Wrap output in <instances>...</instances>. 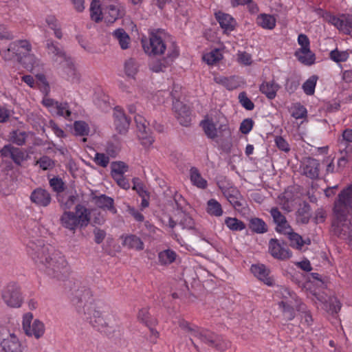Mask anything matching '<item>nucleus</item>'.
Wrapping results in <instances>:
<instances>
[{
  "label": "nucleus",
  "instance_id": "4c0bfd02",
  "mask_svg": "<svg viewBox=\"0 0 352 352\" xmlns=\"http://www.w3.org/2000/svg\"><path fill=\"white\" fill-rule=\"evenodd\" d=\"M257 23L264 29L272 30L276 26V19L270 14H261L257 16Z\"/></svg>",
  "mask_w": 352,
  "mask_h": 352
},
{
  "label": "nucleus",
  "instance_id": "2f4dec72",
  "mask_svg": "<svg viewBox=\"0 0 352 352\" xmlns=\"http://www.w3.org/2000/svg\"><path fill=\"white\" fill-rule=\"evenodd\" d=\"M122 245L129 248L134 249L138 251L142 250L144 249V243L141 239L135 235L129 234L122 236Z\"/></svg>",
  "mask_w": 352,
  "mask_h": 352
},
{
  "label": "nucleus",
  "instance_id": "8fccbe9b",
  "mask_svg": "<svg viewBox=\"0 0 352 352\" xmlns=\"http://www.w3.org/2000/svg\"><path fill=\"white\" fill-rule=\"evenodd\" d=\"M225 223L232 231H241L245 228V223L236 218L227 217Z\"/></svg>",
  "mask_w": 352,
  "mask_h": 352
},
{
  "label": "nucleus",
  "instance_id": "79ce46f5",
  "mask_svg": "<svg viewBox=\"0 0 352 352\" xmlns=\"http://www.w3.org/2000/svg\"><path fill=\"white\" fill-rule=\"evenodd\" d=\"M310 206L304 204L301 206L296 212V221L298 223L306 224L309 222L310 219Z\"/></svg>",
  "mask_w": 352,
  "mask_h": 352
},
{
  "label": "nucleus",
  "instance_id": "c03bdc74",
  "mask_svg": "<svg viewBox=\"0 0 352 352\" xmlns=\"http://www.w3.org/2000/svg\"><path fill=\"white\" fill-rule=\"evenodd\" d=\"M124 73L129 77L134 78L139 70V65L136 60L129 58L124 63Z\"/></svg>",
  "mask_w": 352,
  "mask_h": 352
},
{
  "label": "nucleus",
  "instance_id": "393cba45",
  "mask_svg": "<svg viewBox=\"0 0 352 352\" xmlns=\"http://www.w3.org/2000/svg\"><path fill=\"white\" fill-rule=\"evenodd\" d=\"M0 352H22L20 341L14 334L1 340L0 338Z\"/></svg>",
  "mask_w": 352,
  "mask_h": 352
},
{
  "label": "nucleus",
  "instance_id": "cd10ccee",
  "mask_svg": "<svg viewBox=\"0 0 352 352\" xmlns=\"http://www.w3.org/2000/svg\"><path fill=\"white\" fill-rule=\"evenodd\" d=\"M215 16L224 32L228 33L234 29L236 21L231 15L219 12L215 14Z\"/></svg>",
  "mask_w": 352,
  "mask_h": 352
},
{
  "label": "nucleus",
  "instance_id": "4be33fe9",
  "mask_svg": "<svg viewBox=\"0 0 352 352\" xmlns=\"http://www.w3.org/2000/svg\"><path fill=\"white\" fill-rule=\"evenodd\" d=\"M319 165L318 160L307 157L302 162L300 168L303 175L311 179H315L319 175Z\"/></svg>",
  "mask_w": 352,
  "mask_h": 352
},
{
  "label": "nucleus",
  "instance_id": "49530a36",
  "mask_svg": "<svg viewBox=\"0 0 352 352\" xmlns=\"http://www.w3.org/2000/svg\"><path fill=\"white\" fill-rule=\"evenodd\" d=\"M206 210L209 214L215 217H221L223 214L221 204L214 199H211L208 201Z\"/></svg>",
  "mask_w": 352,
  "mask_h": 352
},
{
  "label": "nucleus",
  "instance_id": "72a5a7b5",
  "mask_svg": "<svg viewBox=\"0 0 352 352\" xmlns=\"http://www.w3.org/2000/svg\"><path fill=\"white\" fill-rule=\"evenodd\" d=\"M285 235L288 236L290 245L297 250H301L305 244L309 245L311 243L309 239L304 240L300 235L293 232L292 228H291L290 232L286 233Z\"/></svg>",
  "mask_w": 352,
  "mask_h": 352
},
{
  "label": "nucleus",
  "instance_id": "7c9ffc66",
  "mask_svg": "<svg viewBox=\"0 0 352 352\" xmlns=\"http://www.w3.org/2000/svg\"><path fill=\"white\" fill-rule=\"evenodd\" d=\"M113 39L122 50H127L131 46V38L122 28H118L112 32Z\"/></svg>",
  "mask_w": 352,
  "mask_h": 352
},
{
  "label": "nucleus",
  "instance_id": "bf43d9fd",
  "mask_svg": "<svg viewBox=\"0 0 352 352\" xmlns=\"http://www.w3.org/2000/svg\"><path fill=\"white\" fill-rule=\"evenodd\" d=\"M94 161L97 165L105 168L109 164V157L105 153H96Z\"/></svg>",
  "mask_w": 352,
  "mask_h": 352
},
{
  "label": "nucleus",
  "instance_id": "0e129e2a",
  "mask_svg": "<svg viewBox=\"0 0 352 352\" xmlns=\"http://www.w3.org/2000/svg\"><path fill=\"white\" fill-rule=\"evenodd\" d=\"M214 80L215 82L225 86L228 89H234V86L231 84V80H232L231 78H228L227 77L222 76L214 75Z\"/></svg>",
  "mask_w": 352,
  "mask_h": 352
},
{
  "label": "nucleus",
  "instance_id": "13d9d810",
  "mask_svg": "<svg viewBox=\"0 0 352 352\" xmlns=\"http://www.w3.org/2000/svg\"><path fill=\"white\" fill-rule=\"evenodd\" d=\"M237 62L245 66L250 65L252 63V56L246 52L239 51L236 54Z\"/></svg>",
  "mask_w": 352,
  "mask_h": 352
},
{
  "label": "nucleus",
  "instance_id": "6e6d98bb",
  "mask_svg": "<svg viewBox=\"0 0 352 352\" xmlns=\"http://www.w3.org/2000/svg\"><path fill=\"white\" fill-rule=\"evenodd\" d=\"M52 113L56 114L65 118H69L71 115V111L69 109V105L67 102L58 103L56 106V109Z\"/></svg>",
  "mask_w": 352,
  "mask_h": 352
},
{
  "label": "nucleus",
  "instance_id": "c756f323",
  "mask_svg": "<svg viewBox=\"0 0 352 352\" xmlns=\"http://www.w3.org/2000/svg\"><path fill=\"white\" fill-rule=\"evenodd\" d=\"M280 87V86L272 80L270 81H263L259 86V90L268 99L272 100L276 96L277 91Z\"/></svg>",
  "mask_w": 352,
  "mask_h": 352
},
{
  "label": "nucleus",
  "instance_id": "f257e3e1",
  "mask_svg": "<svg viewBox=\"0 0 352 352\" xmlns=\"http://www.w3.org/2000/svg\"><path fill=\"white\" fill-rule=\"evenodd\" d=\"M332 230L337 235L349 234L352 249V185L340 192L335 203Z\"/></svg>",
  "mask_w": 352,
  "mask_h": 352
},
{
  "label": "nucleus",
  "instance_id": "6e6552de",
  "mask_svg": "<svg viewBox=\"0 0 352 352\" xmlns=\"http://www.w3.org/2000/svg\"><path fill=\"white\" fill-rule=\"evenodd\" d=\"M278 293L281 298L278 303L279 308L287 320H292L295 316V310L300 309L299 300L296 294L286 287H280Z\"/></svg>",
  "mask_w": 352,
  "mask_h": 352
},
{
  "label": "nucleus",
  "instance_id": "423d86ee",
  "mask_svg": "<svg viewBox=\"0 0 352 352\" xmlns=\"http://www.w3.org/2000/svg\"><path fill=\"white\" fill-rule=\"evenodd\" d=\"M43 271L51 278L61 280L68 276L70 268L65 256L56 252Z\"/></svg>",
  "mask_w": 352,
  "mask_h": 352
},
{
  "label": "nucleus",
  "instance_id": "4468645a",
  "mask_svg": "<svg viewBox=\"0 0 352 352\" xmlns=\"http://www.w3.org/2000/svg\"><path fill=\"white\" fill-rule=\"evenodd\" d=\"M137 128L138 129V137L142 141V145L148 147L154 142V138L149 134L147 121L140 115H137L134 118Z\"/></svg>",
  "mask_w": 352,
  "mask_h": 352
},
{
  "label": "nucleus",
  "instance_id": "aec40b11",
  "mask_svg": "<svg viewBox=\"0 0 352 352\" xmlns=\"http://www.w3.org/2000/svg\"><path fill=\"white\" fill-rule=\"evenodd\" d=\"M61 67L63 75L67 80L74 82L80 80V74L71 57L63 63Z\"/></svg>",
  "mask_w": 352,
  "mask_h": 352
},
{
  "label": "nucleus",
  "instance_id": "a18cd8bd",
  "mask_svg": "<svg viewBox=\"0 0 352 352\" xmlns=\"http://www.w3.org/2000/svg\"><path fill=\"white\" fill-rule=\"evenodd\" d=\"M250 228L258 234H263L267 231L266 223L259 218H252L250 220Z\"/></svg>",
  "mask_w": 352,
  "mask_h": 352
},
{
  "label": "nucleus",
  "instance_id": "1a4fd4ad",
  "mask_svg": "<svg viewBox=\"0 0 352 352\" xmlns=\"http://www.w3.org/2000/svg\"><path fill=\"white\" fill-rule=\"evenodd\" d=\"M85 315L87 320L100 331H103L107 327H111L113 324L111 317L109 314H102L94 305L86 307Z\"/></svg>",
  "mask_w": 352,
  "mask_h": 352
},
{
  "label": "nucleus",
  "instance_id": "473e14b6",
  "mask_svg": "<svg viewBox=\"0 0 352 352\" xmlns=\"http://www.w3.org/2000/svg\"><path fill=\"white\" fill-rule=\"evenodd\" d=\"M0 153L1 156L10 157L17 164H19L24 158L23 153L20 149L11 145L4 146L0 151Z\"/></svg>",
  "mask_w": 352,
  "mask_h": 352
},
{
  "label": "nucleus",
  "instance_id": "f3484780",
  "mask_svg": "<svg viewBox=\"0 0 352 352\" xmlns=\"http://www.w3.org/2000/svg\"><path fill=\"white\" fill-rule=\"evenodd\" d=\"M4 302L10 307H19L23 301L19 289L15 285H8L3 294Z\"/></svg>",
  "mask_w": 352,
  "mask_h": 352
},
{
  "label": "nucleus",
  "instance_id": "052dcab7",
  "mask_svg": "<svg viewBox=\"0 0 352 352\" xmlns=\"http://www.w3.org/2000/svg\"><path fill=\"white\" fill-rule=\"evenodd\" d=\"M36 77L38 81V85L41 90L45 96H47L50 91V87L45 76L42 74H38Z\"/></svg>",
  "mask_w": 352,
  "mask_h": 352
},
{
  "label": "nucleus",
  "instance_id": "de8ad7c7",
  "mask_svg": "<svg viewBox=\"0 0 352 352\" xmlns=\"http://www.w3.org/2000/svg\"><path fill=\"white\" fill-rule=\"evenodd\" d=\"M291 115L295 119H302L307 118V111L306 108L300 103H295L290 107Z\"/></svg>",
  "mask_w": 352,
  "mask_h": 352
},
{
  "label": "nucleus",
  "instance_id": "ea45409f",
  "mask_svg": "<svg viewBox=\"0 0 352 352\" xmlns=\"http://www.w3.org/2000/svg\"><path fill=\"white\" fill-rule=\"evenodd\" d=\"M177 258V254L172 250L161 251L158 254V261L160 265H167L173 263Z\"/></svg>",
  "mask_w": 352,
  "mask_h": 352
},
{
  "label": "nucleus",
  "instance_id": "2eb2a0df",
  "mask_svg": "<svg viewBox=\"0 0 352 352\" xmlns=\"http://www.w3.org/2000/svg\"><path fill=\"white\" fill-rule=\"evenodd\" d=\"M178 47L172 43L168 48L166 58L163 60H157L151 65V69L154 72H163L164 69L179 56Z\"/></svg>",
  "mask_w": 352,
  "mask_h": 352
},
{
  "label": "nucleus",
  "instance_id": "412c9836",
  "mask_svg": "<svg viewBox=\"0 0 352 352\" xmlns=\"http://www.w3.org/2000/svg\"><path fill=\"white\" fill-rule=\"evenodd\" d=\"M173 110L179 123L183 126H188L191 122L189 109L179 100L173 102Z\"/></svg>",
  "mask_w": 352,
  "mask_h": 352
},
{
  "label": "nucleus",
  "instance_id": "3c124183",
  "mask_svg": "<svg viewBox=\"0 0 352 352\" xmlns=\"http://www.w3.org/2000/svg\"><path fill=\"white\" fill-rule=\"evenodd\" d=\"M45 21L49 28L54 30L56 37L59 39L61 38L63 34L58 20L56 19V17L52 15L48 16H47Z\"/></svg>",
  "mask_w": 352,
  "mask_h": 352
},
{
  "label": "nucleus",
  "instance_id": "bb28decb",
  "mask_svg": "<svg viewBox=\"0 0 352 352\" xmlns=\"http://www.w3.org/2000/svg\"><path fill=\"white\" fill-rule=\"evenodd\" d=\"M31 201L38 206L46 207L51 202V195L45 189L38 188L30 195Z\"/></svg>",
  "mask_w": 352,
  "mask_h": 352
},
{
  "label": "nucleus",
  "instance_id": "39448f33",
  "mask_svg": "<svg viewBox=\"0 0 352 352\" xmlns=\"http://www.w3.org/2000/svg\"><path fill=\"white\" fill-rule=\"evenodd\" d=\"M27 252L37 267L43 270L56 252L45 245L42 239L31 236L27 243Z\"/></svg>",
  "mask_w": 352,
  "mask_h": 352
},
{
  "label": "nucleus",
  "instance_id": "f704fd0d",
  "mask_svg": "<svg viewBox=\"0 0 352 352\" xmlns=\"http://www.w3.org/2000/svg\"><path fill=\"white\" fill-rule=\"evenodd\" d=\"M90 16L92 21L98 23L104 19V8H101L98 0H93L90 5Z\"/></svg>",
  "mask_w": 352,
  "mask_h": 352
},
{
  "label": "nucleus",
  "instance_id": "a19ab883",
  "mask_svg": "<svg viewBox=\"0 0 352 352\" xmlns=\"http://www.w3.org/2000/svg\"><path fill=\"white\" fill-rule=\"evenodd\" d=\"M129 167L126 163L118 161L111 164V175L112 177H122L128 171Z\"/></svg>",
  "mask_w": 352,
  "mask_h": 352
},
{
  "label": "nucleus",
  "instance_id": "37998d69",
  "mask_svg": "<svg viewBox=\"0 0 352 352\" xmlns=\"http://www.w3.org/2000/svg\"><path fill=\"white\" fill-rule=\"evenodd\" d=\"M278 202L285 211L287 212L292 211L293 208V201L289 192L285 191L278 196Z\"/></svg>",
  "mask_w": 352,
  "mask_h": 352
},
{
  "label": "nucleus",
  "instance_id": "69168bd1",
  "mask_svg": "<svg viewBox=\"0 0 352 352\" xmlns=\"http://www.w3.org/2000/svg\"><path fill=\"white\" fill-rule=\"evenodd\" d=\"M298 43L300 47L298 50H307L310 49V42L307 35L300 34L298 37Z\"/></svg>",
  "mask_w": 352,
  "mask_h": 352
},
{
  "label": "nucleus",
  "instance_id": "c9c22d12",
  "mask_svg": "<svg viewBox=\"0 0 352 352\" xmlns=\"http://www.w3.org/2000/svg\"><path fill=\"white\" fill-rule=\"evenodd\" d=\"M190 179L192 184L199 188L205 189L208 186L207 181L204 179L198 169L192 167L190 169Z\"/></svg>",
  "mask_w": 352,
  "mask_h": 352
},
{
  "label": "nucleus",
  "instance_id": "338daca9",
  "mask_svg": "<svg viewBox=\"0 0 352 352\" xmlns=\"http://www.w3.org/2000/svg\"><path fill=\"white\" fill-rule=\"evenodd\" d=\"M11 140L14 143H15L18 145H22L25 143V133L19 132V131H13L12 133Z\"/></svg>",
  "mask_w": 352,
  "mask_h": 352
},
{
  "label": "nucleus",
  "instance_id": "58836bf2",
  "mask_svg": "<svg viewBox=\"0 0 352 352\" xmlns=\"http://www.w3.org/2000/svg\"><path fill=\"white\" fill-rule=\"evenodd\" d=\"M203 60L209 65L219 63L223 58V54L219 49H214L203 55Z\"/></svg>",
  "mask_w": 352,
  "mask_h": 352
},
{
  "label": "nucleus",
  "instance_id": "5fc2aeb1",
  "mask_svg": "<svg viewBox=\"0 0 352 352\" xmlns=\"http://www.w3.org/2000/svg\"><path fill=\"white\" fill-rule=\"evenodd\" d=\"M77 200V197L75 195H69L65 197H62L59 201L61 208L65 210H69L75 204Z\"/></svg>",
  "mask_w": 352,
  "mask_h": 352
},
{
  "label": "nucleus",
  "instance_id": "680f3d73",
  "mask_svg": "<svg viewBox=\"0 0 352 352\" xmlns=\"http://www.w3.org/2000/svg\"><path fill=\"white\" fill-rule=\"evenodd\" d=\"M37 164L44 170L52 169L54 166V161L47 156L41 157L37 161Z\"/></svg>",
  "mask_w": 352,
  "mask_h": 352
},
{
  "label": "nucleus",
  "instance_id": "774afa93",
  "mask_svg": "<svg viewBox=\"0 0 352 352\" xmlns=\"http://www.w3.org/2000/svg\"><path fill=\"white\" fill-rule=\"evenodd\" d=\"M275 143L276 146L284 152H288L290 150L288 142L281 136L275 138Z\"/></svg>",
  "mask_w": 352,
  "mask_h": 352
},
{
  "label": "nucleus",
  "instance_id": "e2e57ef3",
  "mask_svg": "<svg viewBox=\"0 0 352 352\" xmlns=\"http://www.w3.org/2000/svg\"><path fill=\"white\" fill-rule=\"evenodd\" d=\"M239 100L241 104L247 110H252L254 108V103L247 96L246 94L242 92L239 95Z\"/></svg>",
  "mask_w": 352,
  "mask_h": 352
},
{
  "label": "nucleus",
  "instance_id": "f03ea898",
  "mask_svg": "<svg viewBox=\"0 0 352 352\" xmlns=\"http://www.w3.org/2000/svg\"><path fill=\"white\" fill-rule=\"evenodd\" d=\"M179 327L184 331L186 336L189 338L192 344L197 349L195 339L199 340L201 342L219 350H224L228 346V343L218 335H216L208 330L200 329L196 326L191 325L186 321H182Z\"/></svg>",
  "mask_w": 352,
  "mask_h": 352
},
{
  "label": "nucleus",
  "instance_id": "603ef678",
  "mask_svg": "<svg viewBox=\"0 0 352 352\" xmlns=\"http://www.w3.org/2000/svg\"><path fill=\"white\" fill-rule=\"evenodd\" d=\"M318 77L312 76L308 78L302 85V89L307 95H313L317 82Z\"/></svg>",
  "mask_w": 352,
  "mask_h": 352
},
{
  "label": "nucleus",
  "instance_id": "a211bd4d",
  "mask_svg": "<svg viewBox=\"0 0 352 352\" xmlns=\"http://www.w3.org/2000/svg\"><path fill=\"white\" fill-rule=\"evenodd\" d=\"M270 213L276 224V231L282 234H286L290 232L292 227L287 222L285 217L277 208H272Z\"/></svg>",
  "mask_w": 352,
  "mask_h": 352
},
{
  "label": "nucleus",
  "instance_id": "c85d7f7f",
  "mask_svg": "<svg viewBox=\"0 0 352 352\" xmlns=\"http://www.w3.org/2000/svg\"><path fill=\"white\" fill-rule=\"evenodd\" d=\"M95 204L100 208L107 210L112 214L117 213V209L114 206V200L113 198L106 195H100L94 197Z\"/></svg>",
  "mask_w": 352,
  "mask_h": 352
},
{
  "label": "nucleus",
  "instance_id": "dca6fc26",
  "mask_svg": "<svg viewBox=\"0 0 352 352\" xmlns=\"http://www.w3.org/2000/svg\"><path fill=\"white\" fill-rule=\"evenodd\" d=\"M326 20L328 23L345 34H349L352 30L351 17L345 15L338 17L332 14H328L326 16Z\"/></svg>",
  "mask_w": 352,
  "mask_h": 352
},
{
  "label": "nucleus",
  "instance_id": "4d7b16f0",
  "mask_svg": "<svg viewBox=\"0 0 352 352\" xmlns=\"http://www.w3.org/2000/svg\"><path fill=\"white\" fill-rule=\"evenodd\" d=\"M327 310L331 314L338 313L341 309V303L336 297H331L326 305Z\"/></svg>",
  "mask_w": 352,
  "mask_h": 352
},
{
  "label": "nucleus",
  "instance_id": "e433bc0d",
  "mask_svg": "<svg viewBox=\"0 0 352 352\" xmlns=\"http://www.w3.org/2000/svg\"><path fill=\"white\" fill-rule=\"evenodd\" d=\"M295 56L297 59L302 64L311 65L315 62V55L311 52V50H296Z\"/></svg>",
  "mask_w": 352,
  "mask_h": 352
},
{
  "label": "nucleus",
  "instance_id": "ddd939ff",
  "mask_svg": "<svg viewBox=\"0 0 352 352\" xmlns=\"http://www.w3.org/2000/svg\"><path fill=\"white\" fill-rule=\"evenodd\" d=\"M122 6L117 0H107L104 3V19L113 23L122 15Z\"/></svg>",
  "mask_w": 352,
  "mask_h": 352
},
{
  "label": "nucleus",
  "instance_id": "9d476101",
  "mask_svg": "<svg viewBox=\"0 0 352 352\" xmlns=\"http://www.w3.org/2000/svg\"><path fill=\"white\" fill-rule=\"evenodd\" d=\"M32 314H25L23 317V329L27 336H33L36 339H39L40 338L43 337L45 333V324L38 319H36L34 321H32Z\"/></svg>",
  "mask_w": 352,
  "mask_h": 352
},
{
  "label": "nucleus",
  "instance_id": "5701e85b",
  "mask_svg": "<svg viewBox=\"0 0 352 352\" xmlns=\"http://www.w3.org/2000/svg\"><path fill=\"white\" fill-rule=\"evenodd\" d=\"M47 54L51 56L54 62L61 65L67 59L70 58L65 52L63 48L54 44L52 41H47Z\"/></svg>",
  "mask_w": 352,
  "mask_h": 352
},
{
  "label": "nucleus",
  "instance_id": "a878e982",
  "mask_svg": "<svg viewBox=\"0 0 352 352\" xmlns=\"http://www.w3.org/2000/svg\"><path fill=\"white\" fill-rule=\"evenodd\" d=\"M269 252L271 255L278 259L289 258L292 253L288 249L284 248L277 239H272L269 242Z\"/></svg>",
  "mask_w": 352,
  "mask_h": 352
},
{
  "label": "nucleus",
  "instance_id": "7ed1b4c3",
  "mask_svg": "<svg viewBox=\"0 0 352 352\" xmlns=\"http://www.w3.org/2000/svg\"><path fill=\"white\" fill-rule=\"evenodd\" d=\"M32 50V45L28 40H17L9 45L8 50L4 52V58L7 60H16L21 63L26 57L30 64L24 63L25 67L30 72L42 66L39 59L34 55H29Z\"/></svg>",
  "mask_w": 352,
  "mask_h": 352
},
{
  "label": "nucleus",
  "instance_id": "0eeeda50",
  "mask_svg": "<svg viewBox=\"0 0 352 352\" xmlns=\"http://www.w3.org/2000/svg\"><path fill=\"white\" fill-rule=\"evenodd\" d=\"M165 34L162 31L152 32L148 38H142V44L146 54L148 55H162L170 46L164 41Z\"/></svg>",
  "mask_w": 352,
  "mask_h": 352
},
{
  "label": "nucleus",
  "instance_id": "b1692460",
  "mask_svg": "<svg viewBox=\"0 0 352 352\" xmlns=\"http://www.w3.org/2000/svg\"><path fill=\"white\" fill-rule=\"evenodd\" d=\"M113 118L116 130L120 133H126L129 127L130 120L121 108L117 107L113 109Z\"/></svg>",
  "mask_w": 352,
  "mask_h": 352
},
{
  "label": "nucleus",
  "instance_id": "09e8293b",
  "mask_svg": "<svg viewBox=\"0 0 352 352\" xmlns=\"http://www.w3.org/2000/svg\"><path fill=\"white\" fill-rule=\"evenodd\" d=\"M74 131L76 135L87 136L89 135L90 129L85 121L79 120L74 123Z\"/></svg>",
  "mask_w": 352,
  "mask_h": 352
},
{
  "label": "nucleus",
  "instance_id": "6ab92c4d",
  "mask_svg": "<svg viewBox=\"0 0 352 352\" xmlns=\"http://www.w3.org/2000/svg\"><path fill=\"white\" fill-rule=\"evenodd\" d=\"M250 270L255 277L267 286L275 284L274 279L270 275V271L263 264H255L251 266Z\"/></svg>",
  "mask_w": 352,
  "mask_h": 352
},
{
  "label": "nucleus",
  "instance_id": "9b49d317",
  "mask_svg": "<svg viewBox=\"0 0 352 352\" xmlns=\"http://www.w3.org/2000/svg\"><path fill=\"white\" fill-rule=\"evenodd\" d=\"M201 125L206 135L210 139L230 136L231 132L226 123H221L217 127L211 120H206L201 122Z\"/></svg>",
  "mask_w": 352,
  "mask_h": 352
},
{
  "label": "nucleus",
  "instance_id": "f8f14e48",
  "mask_svg": "<svg viewBox=\"0 0 352 352\" xmlns=\"http://www.w3.org/2000/svg\"><path fill=\"white\" fill-rule=\"evenodd\" d=\"M162 221L164 225L170 228H174L178 223L183 229H192L194 228V221L192 219L186 212L179 210L175 214L174 218L169 216H164Z\"/></svg>",
  "mask_w": 352,
  "mask_h": 352
},
{
  "label": "nucleus",
  "instance_id": "864d4df0",
  "mask_svg": "<svg viewBox=\"0 0 352 352\" xmlns=\"http://www.w3.org/2000/svg\"><path fill=\"white\" fill-rule=\"evenodd\" d=\"M349 57V54L347 51H340L336 49L330 52L331 59L336 63L345 62Z\"/></svg>",
  "mask_w": 352,
  "mask_h": 352
},
{
  "label": "nucleus",
  "instance_id": "20e7f679",
  "mask_svg": "<svg viewBox=\"0 0 352 352\" xmlns=\"http://www.w3.org/2000/svg\"><path fill=\"white\" fill-rule=\"evenodd\" d=\"M90 219V210L79 204L75 206L74 212L65 211L60 217V223L64 228L74 232L78 228L87 227Z\"/></svg>",
  "mask_w": 352,
  "mask_h": 352
}]
</instances>
